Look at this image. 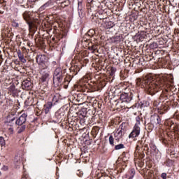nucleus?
I'll list each match as a JSON object with an SVG mask.
<instances>
[{"label":"nucleus","instance_id":"nucleus-35","mask_svg":"<svg viewBox=\"0 0 179 179\" xmlns=\"http://www.w3.org/2000/svg\"><path fill=\"white\" fill-rule=\"evenodd\" d=\"M154 127H155V124L151 122V123L148 124V129H149V131H152V129H153Z\"/></svg>","mask_w":179,"mask_h":179},{"label":"nucleus","instance_id":"nucleus-38","mask_svg":"<svg viewBox=\"0 0 179 179\" xmlns=\"http://www.w3.org/2000/svg\"><path fill=\"white\" fill-rule=\"evenodd\" d=\"M161 177H162V178H163V179L167 178V173H162Z\"/></svg>","mask_w":179,"mask_h":179},{"label":"nucleus","instance_id":"nucleus-45","mask_svg":"<svg viewBox=\"0 0 179 179\" xmlns=\"http://www.w3.org/2000/svg\"><path fill=\"white\" fill-rule=\"evenodd\" d=\"M15 163H17V164H20V161H15Z\"/></svg>","mask_w":179,"mask_h":179},{"label":"nucleus","instance_id":"nucleus-23","mask_svg":"<svg viewBox=\"0 0 179 179\" xmlns=\"http://www.w3.org/2000/svg\"><path fill=\"white\" fill-rule=\"evenodd\" d=\"M122 162H128V160L129 159V155L125 152H122Z\"/></svg>","mask_w":179,"mask_h":179},{"label":"nucleus","instance_id":"nucleus-5","mask_svg":"<svg viewBox=\"0 0 179 179\" xmlns=\"http://www.w3.org/2000/svg\"><path fill=\"white\" fill-rule=\"evenodd\" d=\"M36 62L39 65V69L48 68L47 57L44 55H38L36 56Z\"/></svg>","mask_w":179,"mask_h":179},{"label":"nucleus","instance_id":"nucleus-32","mask_svg":"<svg viewBox=\"0 0 179 179\" xmlns=\"http://www.w3.org/2000/svg\"><path fill=\"white\" fill-rule=\"evenodd\" d=\"M109 143L111 146H114V137L113 136H109Z\"/></svg>","mask_w":179,"mask_h":179},{"label":"nucleus","instance_id":"nucleus-15","mask_svg":"<svg viewBox=\"0 0 179 179\" xmlns=\"http://www.w3.org/2000/svg\"><path fill=\"white\" fill-rule=\"evenodd\" d=\"M13 125L15 124L12 121L7 123V129L10 135L13 134Z\"/></svg>","mask_w":179,"mask_h":179},{"label":"nucleus","instance_id":"nucleus-25","mask_svg":"<svg viewBox=\"0 0 179 179\" xmlns=\"http://www.w3.org/2000/svg\"><path fill=\"white\" fill-rule=\"evenodd\" d=\"M141 148H143V141L142 140H140L138 141L137 145H136V150H138V149H141Z\"/></svg>","mask_w":179,"mask_h":179},{"label":"nucleus","instance_id":"nucleus-43","mask_svg":"<svg viewBox=\"0 0 179 179\" xmlns=\"http://www.w3.org/2000/svg\"><path fill=\"white\" fill-rule=\"evenodd\" d=\"M152 174H153V171H149L148 172V176H150V177H152Z\"/></svg>","mask_w":179,"mask_h":179},{"label":"nucleus","instance_id":"nucleus-13","mask_svg":"<svg viewBox=\"0 0 179 179\" xmlns=\"http://www.w3.org/2000/svg\"><path fill=\"white\" fill-rule=\"evenodd\" d=\"M17 115V110L16 109H12L11 111L8 113L7 118L9 121L13 122L15 119V117Z\"/></svg>","mask_w":179,"mask_h":179},{"label":"nucleus","instance_id":"nucleus-49","mask_svg":"<svg viewBox=\"0 0 179 179\" xmlns=\"http://www.w3.org/2000/svg\"><path fill=\"white\" fill-rule=\"evenodd\" d=\"M1 64H2V61L1 60H0V65H1Z\"/></svg>","mask_w":179,"mask_h":179},{"label":"nucleus","instance_id":"nucleus-12","mask_svg":"<svg viewBox=\"0 0 179 179\" xmlns=\"http://www.w3.org/2000/svg\"><path fill=\"white\" fill-rule=\"evenodd\" d=\"M169 90H165L164 91H163L162 94L160 95L159 96V100L161 101H166L169 102Z\"/></svg>","mask_w":179,"mask_h":179},{"label":"nucleus","instance_id":"nucleus-3","mask_svg":"<svg viewBox=\"0 0 179 179\" xmlns=\"http://www.w3.org/2000/svg\"><path fill=\"white\" fill-rule=\"evenodd\" d=\"M134 92H130L129 93H122L120 94V101L117 103V106H120L122 108L124 107V103H133L134 102Z\"/></svg>","mask_w":179,"mask_h":179},{"label":"nucleus","instance_id":"nucleus-28","mask_svg":"<svg viewBox=\"0 0 179 179\" xmlns=\"http://www.w3.org/2000/svg\"><path fill=\"white\" fill-rule=\"evenodd\" d=\"M124 148H125V145H124V144H119L115 145V150H120V149H124Z\"/></svg>","mask_w":179,"mask_h":179},{"label":"nucleus","instance_id":"nucleus-1","mask_svg":"<svg viewBox=\"0 0 179 179\" xmlns=\"http://www.w3.org/2000/svg\"><path fill=\"white\" fill-rule=\"evenodd\" d=\"M142 85L147 93L153 96L159 90H162L163 87L166 85V80L164 78H157L156 80L151 76H146L142 80Z\"/></svg>","mask_w":179,"mask_h":179},{"label":"nucleus","instance_id":"nucleus-26","mask_svg":"<svg viewBox=\"0 0 179 179\" xmlns=\"http://www.w3.org/2000/svg\"><path fill=\"white\" fill-rule=\"evenodd\" d=\"M64 87V89L68 88V85H69V78H64V80L63 82Z\"/></svg>","mask_w":179,"mask_h":179},{"label":"nucleus","instance_id":"nucleus-2","mask_svg":"<svg viewBox=\"0 0 179 179\" xmlns=\"http://www.w3.org/2000/svg\"><path fill=\"white\" fill-rule=\"evenodd\" d=\"M39 83L43 85V87L48 86V81L50 80V71L47 69H39Z\"/></svg>","mask_w":179,"mask_h":179},{"label":"nucleus","instance_id":"nucleus-21","mask_svg":"<svg viewBox=\"0 0 179 179\" xmlns=\"http://www.w3.org/2000/svg\"><path fill=\"white\" fill-rule=\"evenodd\" d=\"M24 131H26V124L18 125L17 134H22V132H24Z\"/></svg>","mask_w":179,"mask_h":179},{"label":"nucleus","instance_id":"nucleus-34","mask_svg":"<svg viewBox=\"0 0 179 179\" xmlns=\"http://www.w3.org/2000/svg\"><path fill=\"white\" fill-rule=\"evenodd\" d=\"M150 148L152 150V152H156L157 148H156V145H155V144L153 143L150 144Z\"/></svg>","mask_w":179,"mask_h":179},{"label":"nucleus","instance_id":"nucleus-52","mask_svg":"<svg viewBox=\"0 0 179 179\" xmlns=\"http://www.w3.org/2000/svg\"><path fill=\"white\" fill-rule=\"evenodd\" d=\"M15 160H16V157H15Z\"/></svg>","mask_w":179,"mask_h":179},{"label":"nucleus","instance_id":"nucleus-44","mask_svg":"<svg viewBox=\"0 0 179 179\" xmlns=\"http://www.w3.org/2000/svg\"><path fill=\"white\" fill-rule=\"evenodd\" d=\"M106 176H101L99 178H98L97 179H106Z\"/></svg>","mask_w":179,"mask_h":179},{"label":"nucleus","instance_id":"nucleus-18","mask_svg":"<svg viewBox=\"0 0 179 179\" xmlns=\"http://www.w3.org/2000/svg\"><path fill=\"white\" fill-rule=\"evenodd\" d=\"M59 75H64V73L62 72V69L58 67L55 70L53 76H57Z\"/></svg>","mask_w":179,"mask_h":179},{"label":"nucleus","instance_id":"nucleus-16","mask_svg":"<svg viewBox=\"0 0 179 179\" xmlns=\"http://www.w3.org/2000/svg\"><path fill=\"white\" fill-rule=\"evenodd\" d=\"M117 129L125 134L127 132V123H122Z\"/></svg>","mask_w":179,"mask_h":179},{"label":"nucleus","instance_id":"nucleus-8","mask_svg":"<svg viewBox=\"0 0 179 179\" xmlns=\"http://www.w3.org/2000/svg\"><path fill=\"white\" fill-rule=\"evenodd\" d=\"M64 80V74H60L59 76H53V85L54 86H59L62 83Z\"/></svg>","mask_w":179,"mask_h":179},{"label":"nucleus","instance_id":"nucleus-27","mask_svg":"<svg viewBox=\"0 0 179 179\" xmlns=\"http://www.w3.org/2000/svg\"><path fill=\"white\" fill-rule=\"evenodd\" d=\"M121 41V36H116L113 38V42L116 43V44H118Z\"/></svg>","mask_w":179,"mask_h":179},{"label":"nucleus","instance_id":"nucleus-39","mask_svg":"<svg viewBox=\"0 0 179 179\" xmlns=\"http://www.w3.org/2000/svg\"><path fill=\"white\" fill-rule=\"evenodd\" d=\"M38 0H28L29 3H34L35 2H38Z\"/></svg>","mask_w":179,"mask_h":179},{"label":"nucleus","instance_id":"nucleus-17","mask_svg":"<svg viewBox=\"0 0 179 179\" xmlns=\"http://www.w3.org/2000/svg\"><path fill=\"white\" fill-rule=\"evenodd\" d=\"M71 71L73 72L74 75H78L79 71H80V67L78 66L77 65H75L74 66L71 68Z\"/></svg>","mask_w":179,"mask_h":179},{"label":"nucleus","instance_id":"nucleus-14","mask_svg":"<svg viewBox=\"0 0 179 179\" xmlns=\"http://www.w3.org/2000/svg\"><path fill=\"white\" fill-rule=\"evenodd\" d=\"M52 108V102H48L44 105L45 114H48L50 113V109Z\"/></svg>","mask_w":179,"mask_h":179},{"label":"nucleus","instance_id":"nucleus-37","mask_svg":"<svg viewBox=\"0 0 179 179\" xmlns=\"http://www.w3.org/2000/svg\"><path fill=\"white\" fill-rule=\"evenodd\" d=\"M6 36L8 38H12V37H13V34L12 32H9Z\"/></svg>","mask_w":179,"mask_h":179},{"label":"nucleus","instance_id":"nucleus-19","mask_svg":"<svg viewBox=\"0 0 179 179\" xmlns=\"http://www.w3.org/2000/svg\"><path fill=\"white\" fill-rule=\"evenodd\" d=\"M17 55L20 61L22 62V64H25L26 59H24V56L23 55V54H22V52L20 51L17 52Z\"/></svg>","mask_w":179,"mask_h":179},{"label":"nucleus","instance_id":"nucleus-11","mask_svg":"<svg viewBox=\"0 0 179 179\" xmlns=\"http://www.w3.org/2000/svg\"><path fill=\"white\" fill-rule=\"evenodd\" d=\"M124 135H125V133H124V131H121V130H119L117 129L114 133L115 141H117V142H120V140L122 139Z\"/></svg>","mask_w":179,"mask_h":179},{"label":"nucleus","instance_id":"nucleus-29","mask_svg":"<svg viewBox=\"0 0 179 179\" xmlns=\"http://www.w3.org/2000/svg\"><path fill=\"white\" fill-rule=\"evenodd\" d=\"M97 47H99V45H92V46H89V50H91L92 52H94L97 50Z\"/></svg>","mask_w":179,"mask_h":179},{"label":"nucleus","instance_id":"nucleus-53","mask_svg":"<svg viewBox=\"0 0 179 179\" xmlns=\"http://www.w3.org/2000/svg\"><path fill=\"white\" fill-rule=\"evenodd\" d=\"M0 176H1V172H0Z\"/></svg>","mask_w":179,"mask_h":179},{"label":"nucleus","instance_id":"nucleus-31","mask_svg":"<svg viewBox=\"0 0 179 179\" xmlns=\"http://www.w3.org/2000/svg\"><path fill=\"white\" fill-rule=\"evenodd\" d=\"M5 145H6L5 138H3L2 136H0V146H5Z\"/></svg>","mask_w":179,"mask_h":179},{"label":"nucleus","instance_id":"nucleus-40","mask_svg":"<svg viewBox=\"0 0 179 179\" xmlns=\"http://www.w3.org/2000/svg\"><path fill=\"white\" fill-rule=\"evenodd\" d=\"M97 1L99 0H87V2H89L90 3H93V2H97Z\"/></svg>","mask_w":179,"mask_h":179},{"label":"nucleus","instance_id":"nucleus-42","mask_svg":"<svg viewBox=\"0 0 179 179\" xmlns=\"http://www.w3.org/2000/svg\"><path fill=\"white\" fill-rule=\"evenodd\" d=\"M3 169L4 171H8V166H4Z\"/></svg>","mask_w":179,"mask_h":179},{"label":"nucleus","instance_id":"nucleus-24","mask_svg":"<svg viewBox=\"0 0 179 179\" xmlns=\"http://www.w3.org/2000/svg\"><path fill=\"white\" fill-rule=\"evenodd\" d=\"M58 101H59V95L56 94L52 98V103H53V104H56V103H58Z\"/></svg>","mask_w":179,"mask_h":179},{"label":"nucleus","instance_id":"nucleus-33","mask_svg":"<svg viewBox=\"0 0 179 179\" xmlns=\"http://www.w3.org/2000/svg\"><path fill=\"white\" fill-rule=\"evenodd\" d=\"M159 104H160V99L154 101L153 102L154 107H159Z\"/></svg>","mask_w":179,"mask_h":179},{"label":"nucleus","instance_id":"nucleus-4","mask_svg":"<svg viewBox=\"0 0 179 179\" xmlns=\"http://www.w3.org/2000/svg\"><path fill=\"white\" fill-rule=\"evenodd\" d=\"M136 122L134 125V127L132 130V131L129 135V138H137V136H139V134H141V117H136Z\"/></svg>","mask_w":179,"mask_h":179},{"label":"nucleus","instance_id":"nucleus-9","mask_svg":"<svg viewBox=\"0 0 179 179\" xmlns=\"http://www.w3.org/2000/svg\"><path fill=\"white\" fill-rule=\"evenodd\" d=\"M22 87L24 90H30V89L33 87V84L31 83V81H30V80L26 79L22 81Z\"/></svg>","mask_w":179,"mask_h":179},{"label":"nucleus","instance_id":"nucleus-46","mask_svg":"<svg viewBox=\"0 0 179 179\" xmlns=\"http://www.w3.org/2000/svg\"><path fill=\"white\" fill-rule=\"evenodd\" d=\"M105 179H111V178H110L109 176H106L105 177Z\"/></svg>","mask_w":179,"mask_h":179},{"label":"nucleus","instance_id":"nucleus-41","mask_svg":"<svg viewBox=\"0 0 179 179\" xmlns=\"http://www.w3.org/2000/svg\"><path fill=\"white\" fill-rule=\"evenodd\" d=\"M144 148H145L144 150H146V149H147V150H149V147L148 146V144H145L144 145Z\"/></svg>","mask_w":179,"mask_h":179},{"label":"nucleus","instance_id":"nucleus-10","mask_svg":"<svg viewBox=\"0 0 179 179\" xmlns=\"http://www.w3.org/2000/svg\"><path fill=\"white\" fill-rule=\"evenodd\" d=\"M150 122L154 125H159V124L162 122V119L160 118V116H159L157 114H155L151 116Z\"/></svg>","mask_w":179,"mask_h":179},{"label":"nucleus","instance_id":"nucleus-47","mask_svg":"<svg viewBox=\"0 0 179 179\" xmlns=\"http://www.w3.org/2000/svg\"><path fill=\"white\" fill-rule=\"evenodd\" d=\"M158 110H163V108H158Z\"/></svg>","mask_w":179,"mask_h":179},{"label":"nucleus","instance_id":"nucleus-51","mask_svg":"<svg viewBox=\"0 0 179 179\" xmlns=\"http://www.w3.org/2000/svg\"><path fill=\"white\" fill-rule=\"evenodd\" d=\"M1 3H2V2L0 1V5H1Z\"/></svg>","mask_w":179,"mask_h":179},{"label":"nucleus","instance_id":"nucleus-50","mask_svg":"<svg viewBox=\"0 0 179 179\" xmlns=\"http://www.w3.org/2000/svg\"><path fill=\"white\" fill-rule=\"evenodd\" d=\"M27 101H25V104H27Z\"/></svg>","mask_w":179,"mask_h":179},{"label":"nucleus","instance_id":"nucleus-20","mask_svg":"<svg viewBox=\"0 0 179 179\" xmlns=\"http://www.w3.org/2000/svg\"><path fill=\"white\" fill-rule=\"evenodd\" d=\"M104 27L105 29H111L112 27H114V23L111 21L105 22Z\"/></svg>","mask_w":179,"mask_h":179},{"label":"nucleus","instance_id":"nucleus-22","mask_svg":"<svg viewBox=\"0 0 179 179\" xmlns=\"http://www.w3.org/2000/svg\"><path fill=\"white\" fill-rule=\"evenodd\" d=\"M50 5H51V1H49L46 2L45 4H43L42 6H41L39 8V10L41 11L45 10V9H47V8L50 6Z\"/></svg>","mask_w":179,"mask_h":179},{"label":"nucleus","instance_id":"nucleus-7","mask_svg":"<svg viewBox=\"0 0 179 179\" xmlns=\"http://www.w3.org/2000/svg\"><path fill=\"white\" fill-rule=\"evenodd\" d=\"M26 121H27V114L23 113L15 121V125H26Z\"/></svg>","mask_w":179,"mask_h":179},{"label":"nucleus","instance_id":"nucleus-6","mask_svg":"<svg viewBox=\"0 0 179 179\" xmlns=\"http://www.w3.org/2000/svg\"><path fill=\"white\" fill-rule=\"evenodd\" d=\"M23 19L27 22L29 30H31L33 29V26H34V24L33 23V21L31 20V16L30 15L29 11H25L23 14Z\"/></svg>","mask_w":179,"mask_h":179},{"label":"nucleus","instance_id":"nucleus-48","mask_svg":"<svg viewBox=\"0 0 179 179\" xmlns=\"http://www.w3.org/2000/svg\"><path fill=\"white\" fill-rule=\"evenodd\" d=\"M52 40L54 41L55 40V38H52Z\"/></svg>","mask_w":179,"mask_h":179},{"label":"nucleus","instance_id":"nucleus-36","mask_svg":"<svg viewBox=\"0 0 179 179\" xmlns=\"http://www.w3.org/2000/svg\"><path fill=\"white\" fill-rule=\"evenodd\" d=\"M151 45L153 48H157V47H159V45L156 42H153Z\"/></svg>","mask_w":179,"mask_h":179},{"label":"nucleus","instance_id":"nucleus-30","mask_svg":"<svg viewBox=\"0 0 179 179\" xmlns=\"http://www.w3.org/2000/svg\"><path fill=\"white\" fill-rule=\"evenodd\" d=\"M11 25L13 26V27H15V29H17V27H19V22H17V21L16 20H13L11 22Z\"/></svg>","mask_w":179,"mask_h":179}]
</instances>
